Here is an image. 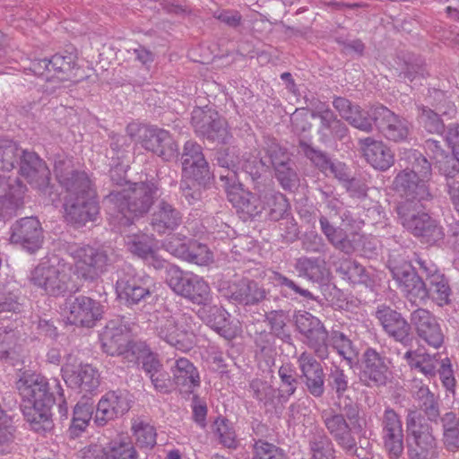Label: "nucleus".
Masks as SVG:
<instances>
[{"mask_svg": "<svg viewBox=\"0 0 459 459\" xmlns=\"http://www.w3.org/2000/svg\"><path fill=\"white\" fill-rule=\"evenodd\" d=\"M23 403H52L47 378L37 374H24L16 383Z\"/></svg>", "mask_w": 459, "mask_h": 459, "instance_id": "23", "label": "nucleus"}, {"mask_svg": "<svg viewBox=\"0 0 459 459\" xmlns=\"http://www.w3.org/2000/svg\"><path fill=\"white\" fill-rule=\"evenodd\" d=\"M261 196L265 204V211L272 221H279L283 218L290 208L289 202L285 195L273 189H265L261 192Z\"/></svg>", "mask_w": 459, "mask_h": 459, "instance_id": "43", "label": "nucleus"}, {"mask_svg": "<svg viewBox=\"0 0 459 459\" xmlns=\"http://www.w3.org/2000/svg\"><path fill=\"white\" fill-rule=\"evenodd\" d=\"M128 394L122 391L106 393L99 401L94 422L104 426L108 421L125 414L130 409Z\"/></svg>", "mask_w": 459, "mask_h": 459, "instance_id": "22", "label": "nucleus"}, {"mask_svg": "<svg viewBox=\"0 0 459 459\" xmlns=\"http://www.w3.org/2000/svg\"><path fill=\"white\" fill-rule=\"evenodd\" d=\"M388 361L374 349H368L364 353L362 377L368 385H381L385 384L388 374Z\"/></svg>", "mask_w": 459, "mask_h": 459, "instance_id": "34", "label": "nucleus"}, {"mask_svg": "<svg viewBox=\"0 0 459 459\" xmlns=\"http://www.w3.org/2000/svg\"><path fill=\"white\" fill-rule=\"evenodd\" d=\"M382 439L389 455L398 458L403 452V429L400 416L394 409L386 408L381 420Z\"/></svg>", "mask_w": 459, "mask_h": 459, "instance_id": "20", "label": "nucleus"}, {"mask_svg": "<svg viewBox=\"0 0 459 459\" xmlns=\"http://www.w3.org/2000/svg\"><path fill=\"white\" fill-rule=\"evenodd\" d=\"M30 280L45 294L54 297L63 296L75 289L73 265L55 255L43 259L31 271Z\"/></svg>", "mask_w": 459, "mask_h": 459, "instance_id": "5", "label": "nucleus"}, {"mask_svg": "<svg viewBox=\"0 0 459 459\" xmlns=\"http://www.w3.org/2000/svg\"><path fill=\"white\" fill-rule=\"evenodd\" d=\"M22 191L19 186H10L8 191L0 195V220L13 216L22 204Z\"/></svg>", "mask_w": 459, "mask_h": 459, "instance_id": "49", "label": "nucleus"}, {"mask_svg": "<svg viewBox=\"0 0 459 459\" xmlns=\"http://www.w3.org/2000/svg\"><path fill=\"white\" fill-rule=\"evenodd\" d=\"M55 173L66 189L64 204L66 220L77 226L94 221L100 213V205L87 174L74 171L64 161L56 163Z\"/></svg>", "mask_w": 459, "mask_h": 459, "instance_id": "2", "label": "nucleus"}, {"mask_svg": "<svg viewBox=\"0 0 459 459\" xmlns=\"http://www.w3.org/2000/svg\"><path fill=\"white\" fill-rule=\"evenodd\" d=\"M10 240L32 254L39 250L43 243V230L36 217H24L17 221L11 228Z\"/></svg>", "mask_w": 459, "mask_h": 459, "instance_id": "15", "label": "nucleus"}, {"mask_svg": "<svg viewBox=\"0 0 459 459\" xmlns=\"http://www.w3.org/2000/svg\"><path fill=\"white\" fill-rule=\"evenodd\" d=\"M359 143L364 158L374 169L385 171L394 165V153L382 141L366 137Z\"/></svg>", "mask_w": 459, "mask_h": 459, "instance_id": "28", "label": "nucleus"}, {"mask_svg": "<svg viewBox=\"0 0 459 459\" xmlns=\"http://www.w3.org/2000/svg\"><path fill=\"white\" fill-rule=\"evenodd\" d=\"M314 118H319L321 126L318 129L321 136L326 140L330 137V130L337 120L333 112L324 103L317 105L312 111Z\"/></svg>", "mask_w": 459, "mask_h": 459, "instance_id": "57", "label": "nucleus"}, {"mask_svg": "<svg viewBox=\"0 0 459 459\" xmlns=\"http://www.w3.org/2000/svg\"><path fill=\"white\" fill-rule=\"evenodd\" d=\"M151 135L143 136L141 145L164 160L170 161L178 156V146L166 130L149 126Z\"/></svg>", "mask_w": 459, "mask_h": 459, "instance_id": "25", "label": "nucleus"}, {"mask_svg": "<svg viewBox=\"0 0 459 459\" xmlns=\"http://www.w3.org/2000/svg\"><path fill=\"white\" fill-rule=\"evenodd\" d=\"M126 245L128 250L138 257L149 262L155 268L167 267L165 261L160 259L155 250V239L146 234H134L126 238Z\"/></svg>", "mask_w": 459, "mask_h": 459, "instance_id": "32", "label": "nucleus"}, {"mask_svg": "<svg viewBox=\"0 0 459 459\" xmlns=\"http://www.w3.org/2000/svg\"><path fill=\"white\" fill-rule=\"evenodd\" d=\"M93 405L89 400L82 399L74 409L69 433L73 437H78L84 431L92 419Z\"/></svg>", "mask_w": 459, "mask_h": 459, "instance_id": "45", "label": "nucleus"}, {"mask_svg": "<svg viewBox=\"0 0 459 459\" xmlns=\"http://www.w3.org/2000/svg\"><path fill=\"white\" fill-rule=\"evenodd\" d=\"M181 221L180 212L165 201H160L156 205L152 217V229L160 234L176 230Z\"/></svg>", "mask_w": 459, "mask_h": 459, "instance_id": "38", "label": "nucleus"}, {"mask_svg": "<svg viewBox=\"0 0 459 459\" xmlns=\"http://www.w3.org/2000/svg\"><path fill=\"white\" fill-rule=\"evenodd\" d=\"M410 319L419 338L429 346L437 349L443 344L444 334L441 327L429 310L418 308L411 313Z\"/></svg>", "mask_w": 459, "mask_h": 459, "instance_id": "21", "label": "nucleus"}, {"mask_svg": "<svg viewBox=\"0 0 459 459\" xmlns=\"http://www.w3.org/2000/svg\"><path fill=\"white\" fill-rule=\"evenodd\" d=\"M52 403H23L22 413L30 429L39 434H46L53 429L50 407Z\"/></svg>", "mask_w": 459, "mask_h": 459, "instance_id": "36", "label": "nucleus"}, {"mask_svg": "<svg viewBox=\"0 0 459 459\" xmlns=\"http://www.w3.org/2000/svg\"><path fill=\"white\" fill-rule=\"evenodd\" d=\"M136 445L140 448L150 449L156 445V430L153 426L143 420H134L132 425Z\"/></svg>", "mask_w": 459, "mask_h": 459, "instance_id": "52", "label": "nucleus"}, {"mask_svg": "<svg viewBox=\"0 0 459 459\" xmlns=\"http://www.w3.org/2000/svg\"><path fill=\"white\" fill-rule=\"evenodd\" d=\"M429 283L428 296L430 295L438 306L448 304L451 289L444 274L432 275V279L429 281Z\"/></svg>", "mask_w": 459, "mask_h": 459, "instance_id": "54", "label": "nucleus"}, {"mask_svg": "<svg viewBox=\"0 0 459 459\" xmlns=\"http://www.w3.org/2000/svg\"><path fill=\"white\" fill-rule=\"evenodd\" d=\"M443 442L448 451L459 449V417L455 412H446L441 418Z\"/></svg>", "mask_w": 459, "mask_h": 459, "instance_id": "46", "label": "nucleus"}, {"mask_svg": "<svg viewBox=\"0 0 459 459\" xmlns=\"http://www.w3.org/2000/svg\"><path fill=\"white\" fill-rule=\"evenodd\" d=\"M269 280L275 286L285 288V291L288 294H291V292H293L304 297L307 299H315L314 295L309 290L299 287L294 281L287 278L280 273L274 271L272 272L269 275Z\"/></svg>", "mask_w": 459, "mask_h": 459, "instance_id": "58", "label": "nucleus"}, {"mask_svg": "<svg viewBox=\"0 0 459 459\" xmlns=\"http://www.w3.org/2000/svg\"><path fill=\"white\" fill-rule=\"evenodd\" d=\"M336 271L344 280L352 284H368L369 281L368 274L365 268L355 261L343 259L341 261Z\"/></svg>", "mask_w": 459, "mask_h": 459, "instance_id": "50", "label": "nucleus"}, {"mask_svg": "<svg viewBox=\"0 0 459 459\" xmlns=\"http://www.w3.org/2000/svg\"><path fill=\"white\" fill-rule=\"evenodd\" d=\"M411 369H415L428 377L436 375L438 354L429 355L420 351H408L403 355Z\"/></svg>", "mask_w": 459, "mask_h": 459, "instance_id": "42", "label": "nucleus"}, {"mask_svg": "<svg viewBox=\"0 0 459 459\" xmlns=\"http://www.w3.org/2000/svg\"><path fill=\"white\" fill-rule=\"evenodd\" d=\"M412 396L429 420H435L438 416L439 411L436 396L430 392L428 385L422 384L420 381L414 380Z\"/></svg>", "mask_w": 459, "mask_h": 459, "instance_id": "41", "label": "nucleus"}, {"mask_svg": "<svg viewBox=\"0 0 459 459\" xmlns=\"http://www.w3.org/2000/svg\"><path fill=\"white\" fill-rule=\"evenodd\" d=\"M400 166L404 167L394 178V190L404 198L399 203L396 211L399 219L408 230L416 236L412 228H424L430 217L420 210V203L431 200L429 181L432 177L429 161L417 150L401 149L399 152Z\"/></svg>", "mask_w": 459, "mask_h": 459, "instance_id": "1", "label": "nucleus"}, {"mask_svg": "<svg viewBox=\"0 0 459 459\" xmlns=\"http://www.w3.org/2000/svg\"><path fill=\"white\" fill-rule=\"evenodd\" d=\"M229 298L237 303L244 305L255 304L265 297L264 290L259 285L248 279H241L229 286Z\"/></svg>", "mask_w": 459, "mask_h": 459, "instance_id": "37", "label": "nucleus"}, {"mask_svg": "<svg viewBox=\"0 0 459 459\" xmlns=\"http://www.w3.org/2000/svg\"><path fill=\"white\" fill-rule=\"evenodd\" d=\"M172 381L183 394H192L200 385L201 379L196 367L186 358H179L170 367Z\"/></svg>", "mask_w": 459, "mask_h": 459, "instance_id": "30", "label": "nucleus"}, {"mask_svg": "<svg viewBox=\"0 0 459 459\" xmlns=\"http://www.w3.org/2000/svg\"><path fill=\"white\" fill-rule=\"evenodd\" d=\"M213 259L212 253L209 248L196 241L189 242L188 256L184 260L195 263L198 265H207Z\"/></svg>", "mask_w": 459, "mask_h": 459, "instance_id": "63", "label": "nucleus"}, {"mask_svg": "<svg viewBox=\"0 0 459 459\" xmlns=\"http://www.w3.org/2000/svg\"><path fill=\"white\" fill-rule=\"evenodd\" d=\"M166 272L167 282L174 292L201 307L212 302L211 288L202 277L175 265H168Z\"/></svg>", "mask_w": 459, "mask_h": 459, "instance_id": "9", "label": "nucleus"}, {"mask_svg": "<svg viewBox=\"0 0 459 459\" xmlns=\"http://www.w3.org/2000/svg\"><path fill=\"white\" fill-rule=\"evenodd\" d=\"M275 177L282 188L291 190L298 186L299 177L290 161L276 167Z\"/></svg>", "mask_w": 459, "mask_h": 459, "instance_id": "64", "label": "nucleus"}, {"mask_svg": "<svg viewBox=\"0 0 459 459\" xmlns=\"http://www.w3.org/2000/svg\"><path fill=\"white\" fill-rule=\"evenodd\" d=\"M63 378L65 384L81 393L92 394L100 385V376L90 364L74 365L65 363L62 367Z\"/></svg>", "mask_w": 459, "mask_h": 459, "instance_id": "16", "label": "nucleus"}, {"mask_svg": "<svg viewBox=\"0 0 459 459\" xmlns=\"http://www.w3.org/2000/svg\"><path fill=\"white\" fill-rule=\"evenodd\" d=\"M183 177L192 180V186L186 182L181 184L184 197L189 204H193L200 198V192L196 185L204 184L211 178L208 162L204 159L202 147L193 141H187L184 145L182 154Z\"/></svg>", "mask_w": 459, "mask_h": 459, "instance_id": "7", "label": "nucleus"}, {"mask_svg": "<svg viewBox=\"0 0 459 459\" xmlns=\"http://www.w3.org/2000/svg\"><path fill=\"white\" fill-rule=\"evenodd\" d=\"M192 125L196 134L209 140L224 143L228 139L227 123L214 110L195 108L192 112Z\"/></svg>", "mask_w": 459, "mask_h": 459, "instance_id": "14", "label": "nucleus"}, {"mask_svg": "<svg viewBox=\"0 0 459 459\" xmlns=\"http://www.w3.org/2000/svg\"><path fill=\"white\" fill-rule=\"evenodd\" d=\"M369 119L377 125L381 134L389 141L403 142L411 134L409 121L382 105L370 108Z\"/></svg>", "mask_w": 459, "mask_h": 459, "instance_id": "11", "label": "nucleus"}, {"mask_svg": "<svg viewBox=\"0 0 459 459\" xmlns=\"http://www.w3.org/2000/svg\"><path fill=\"white\" fill-rule=\"evenodd\" d=\"M300 377L307 391L315 398H320L325 391V372L319 361L307 351H303L297 358Z\"/></svg>", "mask_w": 459, "mask_h": 459, "instance_id": "19", "label": "nucleus"}, {"mask_svg": "<svg viewBox=\"0 0 459 459\" xmlns=\"http://www.w3.org/2000/svg\"><path fill=\"white\" fill-rule=\"evenodd\" d=\"M333 104L340 116L350 125L366 133L372 131L373 125L369 119L370 108L367 111L362 110L359 106L352 105L347 99L342 97L334 99Z\"/></svg>", "mask_w": 459, "mask_h": 459, "instance_id": "35", "label": "nucleus"}, {"mask_svg": "<svg viewBox=\"0 0 459 459\" xmlns=\"http://www.w3.org/2000/svg\"><path fill=\"white\" fill-rule=\"evenodd\" d=\"M323 422L335 442L347 452L353 453L357 442L352 435L351 428L342 414L333 411H324Z\"/></svg>", "mask_w": 459, "mask_h": 459, "instance_id": "27", "label": "nucleus"}, {"mask_svg": "<svg viewBox=\"0 0 459 459\" xmlns=\"http://www.w3.org/2000/svg\"><path fill=\"white\" fill-rule=\"evenodd\" d=\"M153 282L143 272H136L131 266L124 269L123 275L117 281V290L121 298L130 304H137L152 291Z\"/></svg>", "mask_w": 459, "mask_h": 459, "instance_id": "12", "label": "nucleus"}, {"mask_svg": "<svg viewBox=\"0 0 459 459\" xmlns=\"http://www.w3.org/2000/svg\"><path fill=\"white\" fill-rule=\"evenodd\" d=\"M65 311L71 325L92 327L101 318L103 307L91 298L78 296L66 300Z\"/></svg>", "mask_w": 459, "mask_h": 459, "instance_id": "13", "label": "nucleus"}, {"mask_svg": "<svg viewBox=\"0 0 459 459\" xmlns=\"http://www.w3.org/2000/svg\"><path fill=\"white\" fill-rule=\"evenodd\" d=\"M312 459H334V448L330 438L323 432L314 434L309 440Z\"/></svg>", "mask_w": 459, "mask_h": 459, "instance_id": "51", "label": "nucleus"}, {"mask_svg": "<svg viewBox=\"0 0 459 459\" xmlns=\"http://www.w3.org/2000/svg\"><path fill=\"white\" fill-rule=\"evenodd\" d=\"M294 323L300 341L320 359L329 356V333L322 321L312 314L299 310L294 315Z\"/></svg>", "mask_w": 459, "mask_h": 459, "instance_id": "10", "label": "nucleus"}, {"mask_svg": "<svg viewBox=\"0 0 459 459\" xmlns=\"http://www.w3.org/2000/svg\"><path fill=\"white\" fill-rule=\"evenodd\" d=\"M66 252L74 261V274L85 281H96L112 264L107 250L101 247L73 243L67 246Z\"/></svg>", "mask_w": 459, "mask_h": 459, "instance_id": "8", "label": "nucleus"}, {"mask_svg": "<svg viewBox=\"0 0 459 459\" xmlns=\"http://www.w3.org/2000/svg\"><path fill=\"white\" fill-rule=\"evenodd\" d=\"M250 388L253 391V396L264 405L274 403L276 390L267 382L259 378L254 379L250 383Z\"/></svg>", "mask_w": 459, "mask_h": 459, "instance_id": "62", "label": "nucleus"}, {"mask_svg": "<svg viewBox=\"0 0 459 459\" xmlns=\"http://www.w3.org/2000/svg\"><path fill=\"white\" fill-rule=\"evenodd\" d=\"M278 376L281 380L278 398L282 402H287L298 388L299 381L296 369L291 363L282 364L278 370Z\"/></svg>", "mask_w": 459, "mask_h": 459, "instance_id": "47", "label": "nucleus"}, {"mask_svg": "<svg viewBox=\"0 0 459 459\" xmlns=\"http://www.w3.org/2000/svg\"><path fill=\"white\" fill-rule=\"evenodd\" d=\"M198 328L199 325L192 315L172 313L168 309L158 311L154 322L156 334L183 352L189 351L195 345Z\"/></svg>", "mask_w": 459, "mask_h": 459, "instance_id": "4", "label": "nucleus"}, {"mask_svg": "<svg viewBox=\"0 0 459 459\" xmlns=\"http://www.w3.org/2000/svg\"><path fill=\"white\" fill-rule=\"evenodd\" d=\"M199 318L221 336L230 340L235 337L237 330L229 321L228 312L216 305L207 303L198 309Z\"/></svg>", "mask_w": 459, "mask_h": 459, "instance_id": "31", "label": "nucleus"}, {"mask_svg": "<svg viewBox=\"0 0 459 459\" xmlns=\"http://www.w3.org/2000/svg\"><path fill=\"white\" fill-rule=\"evenodd\" d=\"M214 434L220 444L230 449H235L238 446L237 436L231 423L225 419H217L214 422Z\"/></svg>", "mask_w": 459, "mask_h": 459, "instance_id": "55", "label": "nucleus"}, {"mask_svg": "<svg viewBox=\"0 0 459 459\" xmlns=\"http://www.w3.org/2000/svg\"><path fill=\"white\" fill-rule=\"evenodd\" d=\"M19 289L13 282L4 283L0 281V313L4 311H19Z\"/></svg>", "mask_w": 459, "mask_h": 459, "instance_id": "53", "label": "nucleus"}, {"mask_svg": "<svg viewBox=\"0 0 459 459\" xmlns=\"http://www.w3.org/2000/svg\"><path fill=\"white\" fill-rule=\"evenodd\" d=\"M412 228L416 230V236L420 238L422 242L429 245L437 244L445 236L442 227L431 218L424 228H418L417 226Z\"/></svg>", "mask_w": 459, "mask_h": 459, "instance_id": "60", "label": "nucleus"}, {"mask_svg": "<svg viewBox=\"0 0 459 459\" xmlns=\"http://www.w3.org/2000/svg\"><path fill=\"white\" fill-rule=\"evenodd\" d=\"M320 228L328 241L337 249L351 254L360 240V236L356 230L348 231L342 225L339 228L333 227L325 216L319 219Z\"/></svg>", "mask_w": 459, "mask_h": 459, "instance_id": "29", "label": "nucleus"}, {"mask_svg": "<svg viewBox=\"0 0 459 459\" xmlns=\"http://www.w3.org/2000/svg\"><path fill=\"white\" fill-rule=\"evenodd\" d=\"M376 317L384 331L396 342L406 344L411 340V325L400 313L385 305H381L377 308Z\"/></svg>", "mask_w": 459, "mask_h": 459, "instance_id": "24", "label": "nucleus"}, {"mask_svg": "<svg viewBox=\"0 0 459 459\" xmlns=\"http://www.w3.org/2000/svg\"><path fill=\"white\" fill-rule=\"evenodd\" d=\"M406 442L409 459H436L437 443L432 428L416 410H410L406 418Z\"/></svg>", "mask_w": 459, "mask_h": 459, "instance_id": "6", "label": "nucleus"}, {"mask_svg": "<svg viewBox=\"0 0 459 459\" xmlns=\"http://www.w3.org/2000/svg\"><path fill=\"white\" fill-rule=\"evenodd\" d=\"M21 173L37 187L48 185L50 172L45 162L35 153L22 151Z\"/></svg>", "mask_w": 459, "mask_h": 459, "instance_id": "33", "label": "nucleus"}, {"mask_svg": "<svg viewBox=\"0 0 459 459\" xmlns=\"http://www.w3.org/2000/svg\"><path fill=\"white\" fill-rule=\"evenodd\" d=\"M391 272L401 291L411 302H420L428 298V289L425 283L411 264L404 263L394 266L391 268Z\"/></svg>", "mask_w": 459, "mask_h": 459, "instance_id": "18", "label": "nucleus"}, {"mask_svg": "<svg viewBox=\"0 0 459 459\" xmlns=\"http://www.w3.org/2000/svg\"><path fill=\"white\" fill-rule=\"evenodd\" d=\"M217 162L221 168L227 169L226 174H221L220 178L221 181H225V187L227 190L231 188L232 190L238 191L239 186L237 184V170L241 169L246 172H252V163L259 164L262 167H268V164L261 158L259 160H254L250 161L247 159H239L236 155L235 148H227L223 151H220L217 153Z\"/></svg>", "mask_w": 459, "mask_h": 459, "instance_id": "17", "label": "nucleus"}, {"mask_svg": "<svg viewBox=\"0 0 459 459\" xmlns=\"http://www.w3.org/2000/svg\"><path fill=\"white\" fill-rule=\"evenodd\" d=\"M294 267L299 277L311 281H322L329 275L325 261L319 257L301 256L296 260Z\"/></svg>", "mask_w": 459, "mask_h": 459, "instance_id": "39", "label": "nucleus"}, {"mask_svg": "<svg viewBox=\"0 0 459 459\" xmlns=\"http://www.w3.org/2000/svg\"><path fill=\"white\" fill-rule=\"evenodd\" d=\"M157 190L153 183L141 182L110 193L107 197L110 222L117 227L127 226L134 218L148 212Z\"/></svg>", "mask_w": 459, "mask_h": 459, "instance_id": "3", "label": "nucleus"}, {"mask_svg": "<svg viewBox=\"0 0 459 459\" xmlns=\"http://www.w3.org/2000/svg\"><path fill=\"white\" fill-rule=\"evenodd\" d=\"M104 459H138L136 450L126 437L112 440L103 449Z\"/></svg>", "mask_w": 459, "mask_h": 459, "instance_id": "48", "label": "nucleus"}, {"mask_svg": "<svg viewBox=\"0 0 459 459\" xmlns=\"http://www.w3.org/2000/svg\"><path fill=\"white\" fill-rule=\"evenodd\" d=\"M329 346H332L340 356L351 361L354 355L351 340L340 331H332L328 339Z\"/></svg>", "mask_w": 459, "mask_h": 459, "instance_id": "59", "label": "nucleus"}, {"mask_svg": "<svg viewBox=\"0 0 459 459\" xmlns=\"http://www.w3.org/2000/svg\"><path fill=\"white\" fill-rule=\"evenodd\" d=\"M253 459H286V456L275 445L259 439L253 446Z\"/></svg>", "mask_w": 459, "mask_h": 459, "instance_id": "61", "label": "nucleus"}, {"mask_svg": "<svg viewBox=\"0 0 459 459\" xmlns=\"http://www.w3.org/2000/svg\"><path fill=\"white\" fill-rule=\"evenodd\" d=\"M19 156L20 152L15 143L8 139H0V168L3 170H12Z\"/></svg>", "mask_w": 459, "mask_h": 459, "instance_id": "56", "label": "nucleus"}, {"mask_svg": "<svg viewBox=\"0 0 459 459\" xmlns=\"http://www.w3.org/2000/svg\"><path fill=\"white\" fill-rule=\"evenodd\" d=\"M50 67L52 70L53 79L58 81H73L77 82L75 74L74 73L75 67V56L73 54L60 55L56 54L50 59Z\"/></svg>", "mask_w": 459, "mask_h": 459, "instance_id": "44", "label": "nucleus"}, {"mask_svg": "<svg viewBox=\"0 0 459 459\" xmlns=\"http://www.w3.org/2000/svg\"><path fill=\"white\" fill-rule=\"evenodd\" d=\"M227 191L230 200L235 203L236 207L248 217L259 215L265 209L261 193L256 195L250 192L233 193L230 189Z\"/></svg>", "mask_w": 459, "mask_h": 459, "instance_id": "40", "label": "nucleus"}, {"mask_svg": "<svg viewBox=\"0 0 459 459\" xmlns=\"http://www.w3.org/2000/svg\"><path fill=\"white\" fill-rule=\"evenodd\" d=\"M130 328L121 319L112 320L101 334L103 351L111 356H120L129 345Z\"/></svg>", "mask_w": 459, "mask_h": 459, "instance_id": "26", "label": "nucleus"}]
</instances>
